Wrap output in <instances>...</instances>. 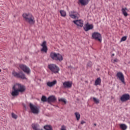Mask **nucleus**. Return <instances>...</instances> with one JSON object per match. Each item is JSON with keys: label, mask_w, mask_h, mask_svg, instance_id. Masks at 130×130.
Returning a JSON list of instances; mask_svg holds the SVG:
<instances>
[{"label": "nucleus", "mask_w": 130, "mask_h": 130, "mask_svg": "<svg viewBox=\"0 0 130 130\" xmlns=\"http://www.w3.org/2000/svg\"><path fill=\"white\" fill-rule=\"evenodd\" d=\"M26 90L25 86L20 84L15 83L12 86V91L11 92V95L13 97H17L19 96L20 93H23Z\"/></svg>", "instance_id": "1"}, {"label": "nucleus", "mask_w": 130, "mask_h": 130, "mask_svg": "<svg viewBox=\"0 0 130 130\" xmlns=\"http://www.w3.org/2000/svg\"><path fill=\"white\" fill-rule=\"evenodd\" d=\"M22 17L24 21L28 23L29 25H34L35 24V18L31 14L24 13L23 14Z\"/></svg>", "instance_id": "2"}, {"label": "nucleus", "mask_w": 130, "mask_h": 130, "mask_svg": "<svg viewBox=\"0 0 130 130\" xmlns=\"http://www.w3.org/2000/svg\"><path fill=\"white\" fill-rule=\"evenodd\" d=\"M50 57L53 59V60H56L57 61H62L63 60V57L59 53H56L54 52H51L50 54Z\"/></svg>", "instance_id": "3"}, {"label": "nucleus", "mask_w": 130, "mask_h": 130, "mask_svg": "<svg viewBox=\"0 0 130 130\" xmlns=\"http://www.w3.org/2000/svg\"><path fill=\"white\" fill-rule=\"evenodd\" d=\"M48 69L54 74H58V72H59V68L54 64H49Z\"/></svg>", "instance_id": "4"}, {"label": "nucleus", "mask_w": 130, "mask_h": 130, "mask_svg": "<svg viewBox=\"0 0 130 130\" xmlns=\"http://www.w3.org/2000/svg\"><path fill=\"white\" fill-rule=\"evenodd\" d=\"M29 108L34 114H38L40 112L39 107L33 105L32 103H29Z\"/></svg>", "instance_id": "5"}, {"label": "nucleus", "mask_w": 130, "mask_h": 130, "mask_svg": "<svg viewBox=\"0 0 130 130\" xmlns=\"http://www.w3.org/2000/svg\"><path fill=\"white\" fill-rule=\"evenodd\" d=\"M12 75L15 78H19L20 79H22V80L26 79V76L25 74L22 72L19 73H17L15 71H13Z\"/></svg>", "instance_id": "6"}, {"label": "nucleus", "mask_w": 130, "mask_h": 130, "mask_svg": "<svg viewBox=\"0 0 130 130\" xmlns=\"http://www.w3.org/2000/svg\"><path fill=\"white\" fill-rule=\"evenodd\" d=\"M92 37L93 39H94V40H97L100 42H102V36H101V34L99 32H93L92 35Z\"/></svg>", "instance_id": "7"}, {"label": "nucleus", "mask_w": 130, "mask_h": 130, "mask_svg": "<svg viewBox=\"0 0 130 130\" xmlns=\"http://www.w3.org/2000/svg\"><path fill=\"white\" fill-rule=\"evenodd\" d=\"M19 68L24 72V73H26L27 75H29L30 73V69L28 68L26 65L23 64H19Z\"/></svg>", "instance_id": "8"}, {"label": "nucleus", "mask_w": 130, "mask_h": 130, "mask_svg": "<svg viewBox=\"0 0 130 130\" xmlns=\"http://www.w3.org/2000/svg\"><path fill=\"white\" fill-rule=\"evenodd\" d=\"M116 77L121 81L122 84L125 85V81H124V75L121 72H118L116 74Z\"/></svg>", "instance_id": "9"}, {"label": "nucleus", "mask_w": 130, "mask_h": 130, "mask_svg": "<svg viewBox=\"0 0 130 130\" xmlns=\"http://www.w3.org/2000/svg\"><path fill=\"white\" fill-rule=\"evenodd\" d=\"M130 96L128 94H123L120 98V101L122 102H125L127 100H129Z\"/></svg>", "instance_id": "10"}, {"label": "nucleus", "mask_w": 130, "mask_h": 130, "mask_svg": "<svg viewBox=\"0 0 130 130\" xmlns=\"http://www.w3.org/2000/svg\"><path fill=\"white\" fill-rule=\"evenodd\" d=\"M73 23L78 27H83L84 26V21L82 20H74Z\"/></svg>", "instance_id": "11"}, {"label": "nucleus", "mask_w": 130, "mask_h": 130, "mask_svg": "<svg viewBox=\"0 0 130 130\" xmlns=\"http://www.w3.org/2000/svg\"><path fill=\"white\" fill-rule=\"evenodd\" d=\"M43 48L41 49V51H43L44 52H47L48 49L47 48V46H46V41H44L42 44L41 45Z\"/></svg>", "instance_id": "12"}, {"label": "nucleus", "mask_w": 130, "mask_h": 130, "mask_svg": "<svg viewBox=\"0 0 130 130\" xmlns=\"http://www.w3.org/2000/svg\"><path fill=\"white\" fill-rule=\"evenodd\" d=\"M73 83L71 81H65L63 83L64 88H72Z\"/></svg>", "instance_id": "13"}, {"label": "nucleus", "mask_w": 130, "mask_h": 130, "mask_svg": "<svg viewBox=\"0 0 130 130\" xmlns=\"http://www.w3.org/2000/svg\"><path fill=\"white\" fill-rule=\"evenodd\" d=\"M56 84H57V81L56 80H54L52 82L48 81V82H47V86L48 87H49V88H51L54 86H55Z\"/></svg>", "instance_id": "14"}, {"label": "nucleus", "mask_w": 130, "mask_h": 130, "mask_svg": "<svg viewBox=\"0 0 130 130\" xmlns=\"http://www.w3.org/2000/svg\"><path fill=\"white\" fill-rule=\"evenodd\" d=\"M55 101H56V98L54 95H51L47 99V102L48 103L55 102Z\"/></svg>", "instance_id": "15"}, {"label": "nucleus", "mask_w": 130, "mask_h": 130, "mask_svg": "<svg viewBox=\"0 0 130 130\" xmlns=\"http://www.w3.org/2000/svg\"><path fill=\"white\" fill-rule=\"evenodd\" d=\"M93 28V25L89 24L88 23H87L84 26V30L87 31H89V30H92Z\"/></svg>", "instance_id": "16"}, {"label": "nucleus", "mask_w": 130, "mask_h": 130, "mask_svg": "<svg viewBox=\"0 0 130 130\" xmlns=\"http://www.w3.org/2000/svg\"><path fill=\"white\" fill-rule=\"evenodd\" d=\"M69 16L72 19H76V18H78V17H79V14L77 12L72 11L71 13H70Z\"/></svg>", "instance_id": "17"}, {"label": "nucleus", "mask_w": 130, "mask_h": 130, "mask_svg": "<svg viewBox=\"0 0 130 130\" xmlns=\"http://www.w3.org/2000/svg\"><path fill=\"white\" fill-rule=\"evenodd\" d=\"M90 0H79V3H80L82 6H87L89 4Z\"/></svg>", "instance_id": "18"}, {"label": "nucleus", "mask_w": 130, "mask_h": 130, "mask_svg": "<svg viewBox=\"0 0 130 130\" xmlns=\"http://www.w3.org/2000/svg\"><path fill=\"white\" fill-rule=\"evenodd\" d=\"M128 11V10L126 8H122L121 9V12L123 15H124V17H127V16H128V14H127Z\"/></svg>", "instance_id": "19"}, {"label": "nucleus", "mask_w": 130, "mask_h": 130, "mask_svg": "<svg viewBox=\"0 0 130 130\" xmlns=\"http://www.w3.org/2000/svg\"><path fill=\"white\" fill-rule=\"evenodd\" d=\"M100 84H101V79L100 77H99L96 79L94 85L95 86H98V85H100Z\"/></svg>", "instance_id": "20"}, {"label": "nucleus", "mask_w": 130, "mask_h": 130, "mask_svg": "<svg viewBox=\"0 0 130 130\" xmlns=\"http://www.w3.org/2000/svg\"><path fill=\"white\" fill-rule=\"evenodd\" d=\"M31 126L34 130H39L38 128V127L39 126V125L38 124H35L34 123L31 125Z\"/></svg>", "instance_id": "21"}, {"label": "nucleus", "mask_w": 130, "mask_h": 130, "mask_svg": "<svg viewBox=\"0 0 130 130\" xmlns=\"http://www.w3.org/2000/svg\"><path fill=\"white\" fill-rule=\"evenodd\" d=\"M44 128L45 130H53L52 129V126L50 125H46L44 126Z\"/></svg>", "instance_id": "22"}, {"label": "nucleus", "mask_w": 130, "mask_h": 130, "mask_svg": "<svg viewBox=\"0 0 130 130\" xmlns=\"http://www.w3.org/2000/svg\"><path fill=\"white\" fill-rule=\"evenodd\" d=\"M120 128L122 130H126V128H127V126H126V125H125V124H120Z\"/></svg>", "instance_id": "23"}, {"label": "nucleus", "mask_w": 130, "mask_h": 130, "mask_svg": "<svg viewBox=\"0 0 130 130\" xmlns=\"http://www.w3.org/2000/svg\"><path fill=\"white\" fill-rule=\"evenodd\" d=\"M75 115L76 117L77 120L79 121L80 120V118H81V115L80 114V113L79 112H75Z\"/></svg>", "instance_id": "24"}, {"label": "nucleus", "mask_w": 130, "mask_h": 130, "mask_svg": "<svg viewBox=\"0 0 130 130\" xmlns=\"http://www.w3.org/2000/svg\"><path fill=\"white\" fill-rule=\"evenodd\" d=\"M60 14L61 17H64L67 16V12L66 11H64V10H60Z\"/></svg>", "instance_id": "25"}, {"label": "nucleus", "mask_w": 130, "mask_h": 130, "mask_svg": "<svg viewBox=\"0 0 130 130\" xmlns=\"http://www.w3.org/2000/svg\"><path fill=\"white\" fill-rule=\"evenodd\" d=\"M41 101L42 102H46V101H47V98H46V96L45 95H43L41 98Z\"/></svg>", "instance_id": "26"}, {"label": "nucleus", "mask_w": 130, "mask_h": 130, "mask_svg": "<svg viewBox=\"0 0 130 130\" xmlns=\"http://www.w3.org/2000/svg\"><path fill=\"white\" fill-rule=\"evenodd\" d=\"M93 100L96 104H98L100 103V101L99 99H96L95 98H93Z\"/></svg>", "instance_id": "27"}, {"label": "nucleus", "mask_w": 130, "mask_h": 130, "mask_svg": "<svg viewBox=\"0 0 130 130\" xmlns=\"http://www.w3.org/2000/svg\"><path fill=\"white\" fill-rule=\"evenodd\" d=\"M12 118H14V119H17L18 118V115H17L16 114H15L14 113H12Z\"/></svg>", "instance_id": "28"}, {"label": "nucleus", "mask_w": 130, "mask_h": 130, "mask_svg": "<svg viewBox=\"0 0 130 130\" xmlns=\"http://www.w3.org/2000/svg\"><path fill=\"white\" fill-rule=\"evenodd\" d=\"M58 100L59 102H63L64 104H67V101H66V99H59Z\"/></svg>", "instance_id": "29"}, {"label": "nucleus", "mask_w": 130, "mask_h": 130, "mask_svg": "<svg viewBox=\"0 0 130 130\" xmlns=\"http://www.w3.org/2000/svg\"><path fill=\"white\" fill-rule=\"evenodd\" d=\"M91 67H92V62H89L87 63V68H91Z\"/></svg>", "instance_id": "30"}, {"label": "nucleus", "mask_w": 130, "mask_h": 130, "mask_svg": "<svg viewBox=\"0 0 130 130\" xmlns=\"http://www.w3.org/2000/svg\"><path fill=\"white\" fill-rule=\"evenodd\" d=\"M60 130H67V126H64V125H62L61 126V128Z\"/></svg>", "instance_id": "31"}, {"label": "nucleus", "mask_w": 130, "mask_h": 130, "mask_svg": "<svg viewBox=\"0 0 130 130\" xmlns=\"http://www.w3.org/2000/svg\"><path fill=\"white\" fill-rule=\"evenodd\" d=\"M126 40V37H123L121 39V42H122V41H125Z\"/></svg>", "instance_id": "32"}, {"label": "nucleus", "mask_w": 130, "mask_h": 130, "mask_svg": "<svg viewBox=\"0 0 130 130\" xmlns=\"http://www.w3.org/2000/svg\"><path fill=\"white\" fill-rule=\"evenodd\" d=\"M113 63H115V62H118V59L115 58L113 60Z\"/></svg>", "instance_id": "33"}, {"label": "nucleus", "mask_w": 130, "mask_h": 130, "mask_svg": "<svg viewBox=\"0 0 130 130\" xmlns=\"http://www.w3.org/2000/svg\"><path fill=\"white\" fill-rule=\"evenodd\" d=\"M84 123H86V122H85V121L82 120L81 121V124H84Z\"/></svg>", "instance_id": "34"}, {"label": "nucleus", "mask_w": 130, "mask_h": 130, "mask_svg": "<svg viewBox=\"0 0 130 130\" xmlns=\"http://www.w3.org/2000/svg\"><path fill=\"white\" fill-rule=\"evenodd\" d=\"M94 126H96V125H97V124L96 123H94Z\"/></svg>", "instance_id": "35"}, {"label": "nucleus", "mask_w": 130, "mask_h": 130, "mask_svg": "<svg viewBox=\"0 0 130 130\" xmlns=\"http://www.w3.org/2000/svg\"><path fill=\"white\" fill-rule=\"evenodd\" d=\"M1 72H2V70L0 69V73H1Z\"/></svg>", "instance_id": "36"}, {"label": "nucleus", "mask_w": 130, "mask_h": 130, "mask_svg": "<svg viewBox=\"0 0 130 130\" xmlns=\"http://www.w3.org/2000/svg\"><path fill=\"white\" fill-rule=\"evenodd\" d=\"M112 55L114 56V54H113Z\"/></svg>", "instance_id": "37"}]
</instances>
